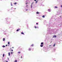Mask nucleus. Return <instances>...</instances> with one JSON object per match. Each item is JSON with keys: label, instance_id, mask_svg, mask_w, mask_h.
<instances>
[{"label": "nucleus", "instance_id": "15", "mask_svg": "<svg viewBox=\"0 0 62 62\" xmlns=\"http://www.w3.org/2000/svg\"><path fill=\"white\" fill-rule=\"evenodd\" d=\"M55 8H57V7L56 6H55Z\"/></svg>", "mask_w": 62, "mask_h": 62}, {"label": "nucleus", "instance_id": "23", "mask_svg": "<svg viewBox=\"0 0 62 62\" xmlns=\"http://www.w3.org/2000/svg\"><path fill=\"white\" fill-rule=\"evenodd\" d=\"M31 8H32V5H31Z\"/></svg>", "mask_w": 62, "mask_h": 62}, {"label": "nucleus", "instance_id": "25", "mask_svg": "<svg viewBox=\"0 0 62 62\" xmlns=\"http://www.w3.org/2000/svg\"><path fill=\"white\" fill-rule=\"evenodd\" d=\"M18 31H19V30H20V29H18Z\"/></svg>", "mask_w": 62, "mask_h": 62}, {"label": "nucleus", "instance_id": "16", "mask_svg": "<svg viewBox=\"0 0 62 62\" xmlns=\"http://www.w3.org/2000/svg\"><path fill=\"white\" fill-rule=\"evenodd\" d=\"M18 54H20V53H21V52H18Z\"/></svg>", "mask_w": 62, "mask_h": 62}, {"label": "nucleus", "instance_id": "8", "mask_svg": "<svg viewBox=\"0 0 62 62\" xmlns=\"http://www.w3.org/2000/svg\"><path fill=\"white\" fill-rule=\"evenodd\" d=\"M37 14H39V12H37L36 13Z\"/></svg>", "mask_w": 62, "mask_h": 62}, {"label": "nucleus", "instance_id": "31", "mask_svg": "<svg viewBox=\"0 0 62 62\" xmlns=\"http://www.w3.org/2000/svg\"><path fill=\"white\" fill-rule=\"evenodd\" d=\"M8 46V45H6V46Z\"/></svg>", "mask_w": 62, "mask_h": 62}, {"label": "nucleus", "instance_id": "33", "mask_svg": "<svg viewBox=\"0 0 62 62\" xmlns=\"http://www.w3.org/2000/svg\"><path fill=\"white\" fill-rule=\"evenodd\" d=\"M34 1H36V0H34Z\"/></svg>", "mask_w": 62, "mask_h": 62}, {"label": "nucleus", "instance_id": "4", "mask_svg": "<svg viewBox=\"0 0 62 62\" xmlns=\"http://www.w3.org/2000/svg\"><path fill=\"white\" fill-rule=\"evenodd\" d=\"M8 54L9 56H10V53L9 52L8 53Z\"/></svg>", "mask_w": 62, "mask_h": 62}, {"label": "nucleus", "instance_id": "21", "mask_svg": "<svg viewBox=\"0 0 62 62\" xmlns=\"http://www.w3.org/2000/svg\"><path fill=\"white\" fill-rule=\"evenodd\" d=\"M38 3V1H36V3Z\"/></svg>", "mask_w": 62, "mask_h": 62}, {"label": "nucleus", "instance_id": "26", "mask_svg": "<svg viewBox=\"0 0 62 62\" xmlns=\"http://www.w3.org/2000/svg\"><path fill=\"white\" fill-rule=\"evenodd\" d=\"M28 4V3H26V4L27 5V4Z\"/></svg>", "mask_w": 62, "mask_h": 62}, {"label": "nucleus", "instance_id": "11", "mask_svg": "<svg viewBox=\"0 0 62 62\" xmlns=\"http://www.w3.org/2000/svg\"><path fill=\"white\" fill-rule=\"evenodd\" d=\"M4 56H5V54H3V57H4Z\"/></svg>", "mask_w": 62, "mask_h": 62}, {"label": "nucleus", "instance_id": "2", "mask_svg": "<svg viewBox=\"0 0 62 62\" xmlns=\"http://www.w3.org/2000/svg\"><path fill=\"white\" fill-rule=\"evenodd\" d=\"M56 35L54 36H53V38H56Z\"/></svg>", "mask_w": 62, "mask_h": 62}, {"label": "nucleus", "instance_id": "5", "mask_svg": "<svg viewBox=\"0 0 62 62\" xmlns=\"http://www.w3.org/2000/svg\"><path fill=\"white\" fill-rule=\"evenodd\" d=\"M5 38H3V41H5Z\"/></svg>", "mask_w": 62, "mask_h": 62}, {"label": "nucleus", "instance_id": "30", "mask_svg": "<svg viewBox=\"0 0 62 62\" xmlns=\"http://www.w3.org/2000/svg\"><path fill=\"white\" fill-rule=\"evenodd\" d=\"M61 7L62 8V5H61Z\"/></svg>", "mask_w": 62, "mask_h": 62}, {"label": "nucleus", "instance_id": "29", "mask_svg": "<svg viewBox=\"0 0 62 62\" xmlns=\"http://www.w3.org/2000/svg\"><path fill=\"white\" fill-rule=\"evenodd\" d=\"M13 54V53H12V52L11 53V54Z\"/></svg>", "mask_w": 62, "mask_h": 62}, {"label": "nucleus", "instance_id": "39", "mask_svg": "<svg viewBox=\"0 0 62 62\" xmlns=\"http://www.w3.org/2000/svg\"><path fill=\"white\" fill-rule=\"evenodd\" d=\"M8 60H9V59H8Z\"/></svg>", "mask_w": 62, "mask_h": 62}, {"label": "nucleus", "instance_id": "17", "mask_svg": "<svg viewBox=\"0 0 62 62\" xmlns=\"http://www.w3.org/2000/svg\"><path fill=\"white\" fill-rule=\"evenodd\" d=\"M33 4H34V2H32V3H31V5H32Z\"/></svg>", "mask_w": 62, "mask_h": 62}, {"label": "nucleus", "instance_id": "36", "mask_svg": "<svg viewBox=\"0 0 62 62\" xmlns=\"http://www.w3.org/2000/svg\"><path fill=\"white\" fill-rule=\"evenodd\" d=\"M14 9H16V8H14Z\"/></svg>", "mask_w": 62, "mask_h": 62}, {"label": "nucleus", "instance_id": "19", "mask_svg": "<svg viewBox=\"0 0 62 62\" xmlns=\"http://www.w3.org/2000/svg\"><path fill=\"white\" fill-rule=\"evenodd\" d=\"M55 44H54L53 46H55Z\"/></svg>", "mask_w": 62, "mask_h": 62}, {"label": "nucleus", "instance_id": "7", "mask_svg": "<svg viewBox=\"0 0 62 62\" xmlns=\"http://www.w3.org/2000/svg\"><path fill=\"white\" fill-rule=\"evenodd\" d=\"M21 33L22 34H23V35H24V33H23V32H22Z\"/></svg>", "mask_w": 62, "mask_h": 62}, {"label": "nucleus", "instance_id": "9", "mask_svg": "<svg viewBox=\"0 0 62 62\" xmlns=\"http://www.w3.org/2000/svg\"><path fill=\"white\" fill-rule=\"evenodd\" d=\"M42 17L43 18H44L45 17V16L44 15H43L42 16Z\"/></svg>", "mask_w": 62, "mask_h": 62}, {"label": "nucleus", "instance_id": "13", "mask_svg": "<svg viewBox=\"0 0 62 62\" xmlns=\"http://www.w3.org/2000/svg\"><path fill=\"white\" fill-rule=\"evenodd\" d=\"M8 44H10V43L9 42H8Z\"/></svg>", "mask_w": 62, "mask_h": 62}, {"label": "nucleus", "instance_id": "27", "mask_svg": "<svg viewBox=\"0 0 62 62\" xmlns=\"http://www.w3.org/2000/svg\"><path fill=\"white\" fill-rule=\"evenodd\" d=\"M36 24H37V25H38V23H36Z\"/></svg>", "mask_w": 62, "mask_h": 62}, {"label": "nucleus", "instance_id": "3", "mask_svg": "<svg viewBox=\"0 0 62 62\" xmlns=\"http://www.w3.org/2000/svg\"><path fill=\"white\" fill-rule=\"evenodd\" d=\"M29 49L28 50L29 51H31V49L30 48H29Z\"/></svg>", "mask_w": 62, "mask_h": 62}, {"label": "nucleus", "instance_id": "20", "mask_svg": "<svg viewBox=\"0 0 62 62\" xmlns=\"http://www.w3.org/2000/svg\"><path fill=\"white\" fill-rule=\"evenodd\" d=\"M34 46V45L33 44H32L31 45V46Z\"/></svg>", "mask_w": 62, "mask_h": 62}, {"label": "nucleus", "instance_id": "35", "mask_svg": "<svg viewBox=\"0 0 62 62\" xmlns=\"http://www.w3.org/2000/svg\"><path fill=\"white\" fill-rule=\"evenodd\" d=\"M6 62H8V61H7Z\"/></svg>", "mask_w": 62, "mask_h": 62}, {"label": "nucleus", "instance_id": "32", "mask_svg": "<svg viewBox=\"0 0 62 62\" xmlns=\"http://www.w3.org/2000/svg\"><path fill=\"white\" fill-rule=\"evenodd\" d=\"M11 51H13V50H11Z\"/></svg>", "mask_w": 62, "mask_h": 62}, {"label": "nucleus", "instance_id": "18", "mask_svg": "<svg viewBox=\"0 0 62 62\" xmlns=\"http://www.w3.org/2000/svg\"><path fill=\"white\" fill-rule=\"evenodd\" d=\"M35 28H37V27L36 26H34Z\"/></svg>", "mask_w": 62, "mask_h": 62}, {"label": "nucleus", "instance_id": "28", "mask_svg": "<svg viewBox=\"0 0 62 62\" xmlns=\"http://www.w3.org/2000/svg\"><path fill=\"white\" fill-rule=\"evenodd\" d=\"M28 7V5H27L26 6V7Z\"/></svg>", "mask_w": 62, "mask_h": 62}, {"label": "nucleus", "instance_id": "24", "mask_svg": "<svg viewBox=\"0 0 62 62\" xmlns=\"http://www.w3.org/2000/svg\"><path fill=\"white\" fill-rule=\"evenodd\" d=\"M21 58H23V57H22V56H21Z\"/></svg>", "mask_w": 62, "mask_h": 62}, {"label": "nucleus", "instance_id": "6", "mask_svg": "<svg viewBox=\"0 0 62 62\" xmlns=\"http://www.w3.org/2000/svg\"><path fill=\"white\" fill-rule=\"evenodd\" d=\"M48 11H49V12H50V11H51V10H50V9H48Z\"/></svg>", "mask_w": 62, "mask_h": 62}, {"label": "nucleus", "instance_id": "10", "mask_svg": "<svg viewBox=\"0 0 62 62\" xmlns=\"http://www.w3.org/2000/svg\"><path fill=\"white\" fill-rule=\"evenodd\" d=\"M6 47V46H2V47H3V48H4V47Z\"/></svg>", "mask_w": 62, "mask_h": 62}, {"label": "nucleus", "instance_id": "37", "mask_svg": "<svg viewBox=\"0 0 62 62\" xmlns=\"http://www.w3.org/2000/svg\"><path fill=\"white\" fill-rule=\"evenodd\" d=\"M11 6H12V5H11Z\"/></svg>", "mask_w": 62, "mask_h": 62}, {"label": "nucleus", "instance_id": "22", "mask_svg": "<svg viewBox=\"0 0 62 62\" xmlns=\"http://www.w3.org/2000/svg\"><path fill=\"white\" fill-rule=\"evenodd\" d=\"M18 31H19V30H18V29H17L16 30V31L17 32Z\"/></svg>", "mask_w": 62, "mask_h": 62}, {"label": "nucleus", "instance_id": "34", "mask_svg": "<svg viewBox=\"0 0 62 62\" xmlns=\"http://www.w3.org/2000/svg\"><path fill=\"white\" fill-rule=\"evenodd\" d=\"M12 48H14V47H12Z\"/></svg>", "mask_w": 62, "mask_h": 62}, {"label": "nucleus", "instance_id": "14", "mask_svg": "<svg viewBox=\"0 0 62 62\" xmlns=\"http://www.w3.org/2000/svg\"><path fill=\"white\" fill-rule=\"evenodd\" d=\"M15 62H17V60H16L15 61Z\"/></svg>", "mask_w": 62, "mask_h": 62}, {"label": "nucleus", "instance_id": "38", "mask_svg": "<svg viewBox=\"0 0 62 62\" xmlns=\"http://www.w3.org/2000/svg\"><path fill=\"white\" fill-rule=\"evenodd\" d=\"M51 46V45H50V46Z\"/></svg>", "mask_w": 62, "mask_h": 62}, {"label": "nucleus", "instance_id": "1", "mask_svg": "<svg viewBox=\"0 0 62 62\" xmlns=\"http://www.w3.org/2000/svg\"><path fill=\"white\" fill-rule=\"evenodd\" d=\"M41 45H40V47H43V42H42L41 43Z\"/></svg>", "mask_w": 62, "mask_h": 62}, {"label": "nucleus", "instance_id": "12", "mask_svg": "<svg viewBox=\"0 0 62 62\" xmlns=\"http://www.w3.org/2000/svg\"><path fill=\"white\" fill-rule=\"evenodd\" d=\"M14 5H16V4H17V3L16 2H15L14 3Z\"/></svg>", "mask_w": 62, "mask_h": 62}]
</instances>
